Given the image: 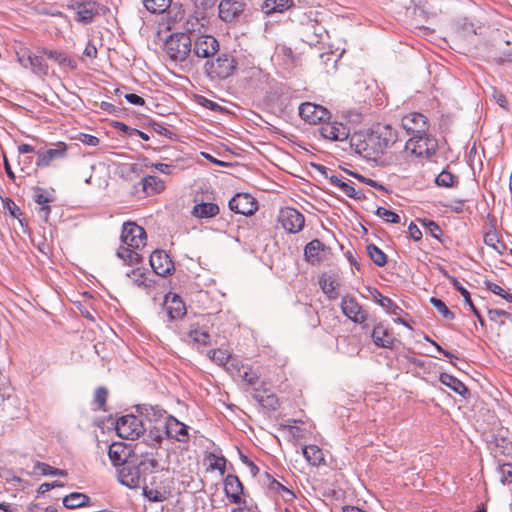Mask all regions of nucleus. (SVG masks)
<instances>
[{
    "instance_id": "f257e3e1",
    "label": "nucleus",
    "mask_w": 512,
    "mask_h": 512,
    "mask_svg": "<svg viewBox=\"0 0 512 512\" xmlns=\"http://www.w3.org/2000/svg\"><path fill=\"white\" fill-rule=\"evenodd\" d=\"M351 145L365 158H375L396 142V132L389 125H378L370 133L354 135Z\"/></svg>"
},
{
    "instance_id": "f03ea898",
    "label": "nucleus",
    "mask_w": 512,
    "mask_h": 512,
    "mask_svg": "<svg viewBox=\"0 0 512 512\" xmlns=\"http://www.w3.org/2000/svg\"><path fill=\"white\" fill-rule=\"evenodd\" d=\"M120 239L122 244L117 250V257L127 265L139 264L142 261L140 251L145 247L147 239L144 228L134 222H125Z\"/></svg>"
},
{
    "instance_id": "7ed1b4c3",
    "label": "nucleus",
    "mask_w": 512,
    "mask_h": 512,
    "mask_svg": "<svg viewBox=\"0 0 512 512\" xmlns=\"http://www.w3.org/2000/svg\"><path fill=\"white\" fill-rule=\"evenodd\" d=\"M192 40L186 33H176L169 36L164 45L167 56L175 62H183L190 55Z\"/></svg>"
},
{
    "instance_id": "20e7f679",
    "label": "nucleus",
    "mask_w": 512,
    "mask_h": 512,
    "mask_svg": "<svg viewBox=\"0 0 512 512\" xmlns=\"http://www.w3.org/2000/svg\"><path fill=\"white\" fill-rule=\"evenodd\" d=\"M437 141L425 134L411 137L405 144L404 152L417 158H428L436 153Z\"/></svg>"
},
{
    "instance_id": "39448f33",
    "label": "nucleus",
    "mask_w": 512,
    "mask_h": 512,
    "mask_svg": "<svg viewBox=\"0 0 512 512\" xmlns=\"http://www.w3.org/2000/svg\"><path fill=\"white\" fill-rule=\"evenodd\" d=\"M235 69L236 61L228 54H221L205 64L206 73L212 80L226 79L233 75Z\"/></svg>"
},
{
    "instance_id": "423d86ee",
    "label": "nucleus",
    "mask_w": 512,
    "mask_h": 512,
    "mask_svg": "<svg viewBox=\"0 0 512 512\" xmlns=\"http://www.w3.org/2000/svg\"><path fill=\"white\" fill-rule=\"evenodd\" d=\"M116 431L119 437L134 440L144 433V426L137 416L130 414L117 420Z\"/></svg>"
},
{
    "instance_id": "0eeeda50",
    "label": "nucleus",
    "mask_w": 512,
    "mask_h": 512,
    "mask_svg": "<svg viewBox=\"0 0 512 512\" xmlns=\"http://www.w3.org/2000/svg\"><path fill=\"white\" fill-rule=\"evenodd\" d=\"M67 150L68 146L64 142H57L51 148L39 149L36 152V166L46 168L56 161L65 159L67 157Z\"/></svg>"
},
{
    "instance_id": "6e6552de",
    "label": "nucleus",
    "mask_w": 512,
    "mask_h": 512,
    "mask_svg": "<svg viewBox=\"0 0 512 512\" xmlns=\"http://www.w3.org/2000/svg\"><path fill=\"white\" fill-rule=\"evenodd\" d=\"M278 221L289 233H298L304 227V216L296 209L286 207L280 210Z\"/></svg>"
},
{
    "instance_id": "1a4fd4ad",
    "label": "nucleus",
    "mask_w": 512,
    "mask_h": 512,
    "mask_svg": "<svg viewBox=\"0 0 512 512\" xmlns=\"http://www.w3.org/2000/svg\"><path fill=\"white\" fill-rule=\"evenodd\" d=\"M299 115L305 122L314 125L322 124L330 116L325 107L311 102H305L299 106Z\"/></svg>"
},
{
    "instance_id": "9d476101",
    "label": "nucleus",
    "mask_w": 512,
    "mask_h": 512,
    "mask_svg": "<svg viewBox=\"0 0 512 512\" xmlns=\"http://www.w3.org/2000/svg\"><path fill=\"white\" fill-rule=\"evenodd\" d=\"M341 310L345 316H347L354 323L362 324L367 318V312L358 303L355 297L345 295L341 300Z\"/></svg>"
},
{
    "instance_id": "9b49d317",
    "label": "nucleus",
    "mask_w": 512,
    "mask_h": 512,
    "mask_svg": "<svg viewBox=\"0 0 512 512\" xmlns=\"http://www.w3.org/2000/svg\"><path fill=\"white\" fill-rule=\"evenodd\" d=\"M118 480L122 485L129 488H137L143 481L135 463L130 459L117 470Z\"/></svg>"
},
{
    "instance_id": "f8f14e48",
    "label": "nucleus",
    "mask_w": 512,
    "mask_h": 512,
    "mask_svg": "<svg viewBox=\"0 0 512 512\" xmlns=\"http://www.w3.org/2000/svg\"><path fill=\"white\" fill-rule=\"evenodd\" d=\"M319 133L323 138L331 141H345L350 135V130L341 122L324 121L319 128Z\"/></svg>"
},
{
    "instance_id": "ddd939ff",
    "label": "nucleus",
    "mask_w": 512,
    "mask_h": 512,
    "mask_svg": "<svg viewBox=\"0 0 512 512\" xmlns=\"http://www.w3.org/2000/svg\"><path fill=\"white\" fill-rule=\"evenodd\" d=\"M219 43L211 35H200L194 41L193 52L197 57L209 58L217 53Z\"/></svg>"
},
{
    "instance_id": "4468645a",
    "label": "nucleus",
    "mask_w": 512,
    "mask_h": 512,
    "mask_svg": "<svg viewBox=\"0 0 512 512\" xmlns=\"http://www.w3.org/2000/svg\"><path fill=\"white\" fill-rule=\"evenodd\" d=\"M229 208L238 214L251 215L257 210L258 206L255 198L251 195L239 193L229 201Z\"/></svg>"
},
{
    "instance_id": "2eb2a0df",
    "label": "nucleus",
    "mask_w": 512,
    "mask_h": 512,
    "mask_svg": "<svg viewBox=\"0 0 512 512\" xmlns=\"http://www.w3.org/2000/svg\"><path fill=\"white\" fill-rule=\"evenodd\" d=\"M401 125L407 133L413 134L414 136L417 134H425L428 129L426 116L417 112L405 115L401 120Z\"/></svg>"
},
{
    "instance_id": "dca6fc26",
    "label": "nucleus",
    "mask_w": 512,
    "mask_h": 512,
    "mask_svg": "<svg viewBox=\"0 0 512 512\" xmlns=\"http://www.w3.org/2000/svg\"><path fill=\"white\" fill-rule=\"evenodd\" d=\"M149 262L153 271L159 276H167L174 269L173 261L163 250L152 252Z\"/></svg>"
},
{
    "instance_id": "f3484780",
    "label": "nucleus",
    "mask_w": 512,
    "mask_h": 512,
    "mask_svg": "<svg viewBox=\"0 0 512 512\" xmlns=\"http://www.w3.org/2000/svg\"><path fill=\"white\" fill-rule=\"evenodd\" d=\"M373 343L380 348L393 349L397 339L394 337L393 330L384 326L383 324H377L371 333Z\"/></svg>"
},
{
    "instance_id": "a211bd4d",
    "label": "nucleus",
    "mask_w": 512,
    "mask_h": 512,
    "mask_svg": "<svg viewBox=\"0 0 512 512\" xmlns=\"http://www.w3.org/2000/svg\"><path fill=\"white\" fill-rule=\"evenodd\" d=\"M243 490V485L237 476L229 474L225 477L224 492L231 503L238 505L245 503L241 498Z\"/></svg>"
},
{
    "instance_id": "6ab92c4d",
    "label": "nucleus",
    "mask_w": 512,
    "mask_h": 512,
    "mask_svg": "<svg viewBox=\"0 0 512 512\" xmlns=\"http://www.w3.org/2000/svg\"><path fill=\"white\" fill-rule=\"evenodd\" d=\"M169 494V487L161 481L157 482L156 477H152L150 483L143 487V495L153 502H163L168 498Z\"/></svg>"
},
{
    "instance_id": "aec40b11",
    "label": "nucleus",
    "mask_w": 512,
    "mask_h": 512,
    "mask_svg": "<svg viewBox=\"0 0 512 512\" xmlns=\"http://www.w3.org/2000/svg\"><path fill=\"white\" fill-rule=\"evenodd\" d=\"M108 456L111 463L115 467H121L125 462H128L133 455L131 449L122 442H114L109 446Z\"/></svg>"
},
{
    "instance_id": "412c9836",
    "label": "nucleus",
    "mask_w": 512,
    "mask_h": 512,
    "mask_svg": "<svg viewBox=\"0 0 512 512\" xmlns=\"http://www.w3.org/2000/svg\"><path fill=\"white\" fill-rule=\"evenodd\" d=\"M163 306L171 320L180 319L186 314L185 304L176 294L166 295Z\"/></svg>"
},
{
    "instance_id": "4be33fe9",
    "label": "nucleus",
    "mask_w": 512,
    "mask_h": 512,
    "mask_svg": "<svg viewBox=\"0 0 512 512\" xmlns=\"http://www.w3.org/2000/svg\"><path fill=\"white\" fill-rule=\"evenodd\" d=\"M241 0H222L219 4V16L225 22H231L243 11Z\"/></svg>"
},
{
    "instance_id": "5701e85b",
    "label": "nucleus",
    "mask_w": 512,
    "mask_h": 512,
    "mask_svg": "<svg viewBox=\"0 0 512 512\" xmlns=\"http://www.w3.org/2000/svg\"><path fill=\"white\" fill-rule=\"evenodd\" d=\"M228 372L232 376L240 378L249 385H255L258 382V375L252 370V368L250 366L240 364L238 360L232 361L230 366H228Z\"/></svg>"
},
{
    "instance_id": "b1692460",
    "label": "nucleus",
    "mask_w": 512,
    "mask_h": 512,
    "mask_svg": "<svg viewBox=\"0 0 512 512\" xmlns=\"http://www.w3.org/2000/svg\"><path fill=\"white\" fill-rule=\"evenodd\" d=\"M131 459L135 463L143 479L147 474L153 472L159 467V463L153 453H145L141 455L135 454Z\"/></svg>"
},
{
    "instance_id": "393cba45",
    "label": "nucleus",
    "mask_w": 512,
    "mask_h": 512,
    "mask_svg": "<svg viewBox=\"0 0 512 512\" xmlns=\"http://www.w3.org/2000/svg\"><path fill=\"white\" fill-rule=\"evenodd\" d=\"M166 432L169 438L179 442H187L189 439L187 426L172 416L166 423Z\"/></svg>"
},
{
    "instance_id": "a878e982",
    "label": "nucleus",
    "mask_w": 512,
    "mask_h": 512,
    "mask_svg": "<svg viewBox=\"0 0 512 512\" xmlns=\"http://www.w3.org/2000/svg\"><path fill=\"white\" fill-rule=\"evenodd\" d=\"M76 21L87 24L90 23L95 14L96 6L93 2H86L77 4L75 7Z\"/></svg>"
},
{
    "instance_id": "bb28decb",
    "label": "nucleus",
    "mask_w": 512,
    "mask_h": 512,
    "mask_svg": "<svg viewBox=\"0 0 512 512\" xmlns=\"http://www.w3.org/2000/svg\"><path fill=\"white\" fill-rule=\"evenodd\" d=\"M140 184L146 195L161 193L165 189V182L159 177L148 175L142 178Z\"/></svg>"
},
{
    "instance_id": "cd10ccee",
    "label": "nucleus",
    "mask_w": 512,
    "mask_h": 512,
    "mask_svg": "<svg viewBox=\"0 0 512 512\" xmlns=\"http://www.w3.org/2000/svg\"><path fill=\"white\" fill-rule=\"evenodd\" d=\"M323 251L324 244L320 240L314 239L305 246L304 255L309 263L315 264L321 261V252Z\"/></svg>"
},
{
    "instance_id": "c85d7f7f",
    "label": "nucleus",
    "mask_w": 512,
    "mask_h": 512,
    "mask_svg": "<svg viewBox=\"0 0 512 512\" xmlns=\"http://www.w3.org/2000/svg\"><path fill=\"white\" fill-rule=\"evenodd\" d=\"M205 17L202 12L195 11L192 14H189L185 21L183 22V28L190 33L193 32H201V29L205 25Z\"/></svg>"
},
{
    "instance_id": "c756f323",
    "label": "nucleus",
    "mask_w": 512,
    "mask_h": 512,
    "mask_svg": "<svg viewBox=\"0 0 512 512\" xmlns=\"http://www.w3.org/2000/svg\"><path fill=\"white\" fill-rule=\"evenodd\" d=\"M219 213L218 205L211 202H202L193 207L192 215L197 218H212Z\"/></svg>"
},
{
    "instance_id": "7c9ffc66",
    "label": "nucleus",
    "mask_w": 512,
    "mask_h": 512,
    "mask_svg": "<svg viewBox=\"0 0 512 512\" xmlns=\"http://www.w3.org/2000/svg\"><path fill=\"white\" fill-rule=\"evenodd\" d=\"M373 299L384 308L389 314L399 316L402 313V309L396 305L390 298L382 295L378 290L374 289L371 292Z\"/></svg>"
},
{
    "instance_id": "2f4dec72",
    "label": "nucleus",
    "mask_w": 512,
    "mask_h": 512,
    "mask_svg": "<svg viewBox=\"0 0 512 512\" xmlns=\"http://www.w3.org/2000/svg\"><path fill=\"white\" fill-rule=\"evenodd\" d=\"M90 503V497L84 493L73 492L63 499V505L68 509H75L87 506Z\"/></svg>"
},
{
    "instance_id": "473e14b6",
    "label": "nucleus",
    "mask_w": 512,
    "mask_h": 512,
    "mask_svg": "<svg viewBox=\"0 0 512 512\" xmlns=\"http://www.w3.org/2000/svg\"><path fill=\"white\" fill-rule=\"evenodd\" d=\"M209 358L215 362L219 366H223L228 372V366L232 363V361H236L237 359L232 357L231 354L223 349H215L208 352Z\"/></svg>"
},
{
    "instance_id": "72a5a7b5",
    "label": "nucleus",
    "mask_w": 512,
    "mask_h": 512,
    "mask_svg": "<svg viewBox=\"0 0 512 512\" xmlns=\"http://www.w3.org/2000/svg\"><path fill=\"white\" fill-rule=\"evenodd\" d=\"M42 52L48 56L49 59L58 63L62 67L76 68V63L73 59L68 57L64 52L58 50L43 49Z\"/></svg>"
},
{
    "instance_id": "f704fd0d",
    "label": "nucleus",
    "mask_w": 512,
    "mask_h": 512,
    "mask_svg": "<svg viewBox=\"0 0 512 512\" xmlns=\"http://www.w3.org/2000/svg\"><path fill=\"white\" fill-rule=\"evenodd\" d=\"M303 455L307 462L313 466H318L324 461V453L316 445L305 446L303 448Z\"/></svg>"
},
{
    "instance_id": "c9c22d12",
    "label": "nucleus",
    "mask_w": 512,
    "mask_h": 512,
    "mask_svg": "<svg viewBox=\"0 0 512 512\" xmlns=\"http://www.w3.org/2000/svg\"><path fill=\"white\" fill-rule=\"evenodd\" d=\"M292 4V0H265L262 10L269 15L275 12H283L290 8Z\"/></svg>"
},
{
    "instance_id": "e433bc0d",
    "label": "nucleus",
    "mask_w": 512,
    "mask_h": 512,
    "mask_svg": "<svg viewBox=\"0 0 512 512\" xmlns=\"http://www.w3.org/2000/svg\"><path fill=\"white\" fill-rule=\"evenodd\" d=\"M131 279L132 283L141 288H147L151 286L152 281L148 279L147 273L142 268H136L126 274Z\"/></svg>"
},
{
    "instance_id": "4c0bfd02",
    "label": "nucleus",
    "mask_w": 512,
    "mask_h": 512,
    "mask_svg": "<svg viewBox=\"0 0 512 512\" xmlns=\"http://www.w3.org/2000/svg\"><path fill=\"white\" fill-rule=\"evenodd\" d=\"M440 381L443 385L451 388L453 391L462 396L468 392L467 387L460 380H458L452 375L442 373L440 375Z\"/></svg>"
},
{
    "instance_id": "58836bf2",
    "label": "nucleus",
    "mask_w": 512,
    "mask_h": 512,
    "mask_svg": "<svg viewBox=\"0 0 512 512\" xmlns=\"http://www.w3.org/2000/svg\"><path fill=\"white\" fill-rule=\"evenodd\" d=\"M189 341L198 343L201 345H206L209 343L210 335L209 333L201 329L198 325H191L188 335H187Z\"/></svg>"
},
{
    "instance_id": "ea45409f",
    "label": "nucleus",
    "mask_w": 512,
    "mask_h": 512,
    "mask_svg": "<svg viewBox=\"0 0 512 512\" xmlns=\"http://www.w3.org/2000/svg\"><path fill=\"white\" fill-rule=\"evenodd\" d=\"M34 199L35 202L40 206L38 209L39 217L44 221H47L50 214V206L48 205L50 199L46 195H44V193L40 189H38V192L35 194Z\"/></svg>"
},
{
    "instance_id": "a19ab883",
    "label": "nucleus",
    "mask_w": 512,
    "mask_h": 512,
    "mask_svg": "<svg viewBox=\"0 0 512 512\" xmlns=\"http://www.w3.org/2000/svg\"><path fill=\"white\" fill-rule=\"evenodd\" d=\"M453 286L456 290H458L460 292V294L463 296L465 302L467 303V305H469L470 309L472 310V312L477 316L479 322L481 324L484 323L479 311L477 310V308L474 306L472 300H471V297H470V293L468 292L467 289H465L461 284L460 282H458L455 278H453Z\"/></svg>"
},
{
    "instance_id": "79ce46f5",
    "label": "nucleus",
    "mask_w": 512,
    "mask_h": 512,
    "mask_svg": "<svg viewBox=\"0 0 512 512\" xmlns=\"http://www.w3.org/2000/svg\"><path fill=\"white\" fill-rule=\"evenodd\" d=\"M367 253L370 259L379 267L384 266L387 262V257L382 250L376 245L369 244L367 246Z\"/></svg>"
},
{
    "instance_id": "37998d69",
    "label": "nucleus",
    "mask_w": 512,
    "mask_h": 512,
    "mask_svg": "<svg viewBox=\"0 0 512 512\" xmlns=\"http://www.w3.org/2000/svg\"><path fill=\"white\" fill-rule=\"evenodd\" d=\"M172 0H144V6L152 13H162L170 6Z\"/></svg>"
},
{
    "instance_id": "c03bdc74",
    "label": "nucleus",
    "mask_w": 512,
    "mask_h": 512,
    "mask_svg": "<svg viewBox=\"0 0 512 512\" xmlns=\"http://www.w3.org/2000/svg\"><path fill=\"white\" fill-rule=\"evenodd\" d=\"M376 215L387 223L397 224L400 222V216L398 214L384 207H378Z\"/></svg>"
},
{
    "instance_id": "a18cd8bd",
    "label": "nucleus",
    "mask_w": 512,
    "mask_h": 512,
    "mask_svg": "<svg viewBox=\"0 0 512 512\" xmlns=\"http://www.w3.org/2000/svg\"><path fill=\"white\" fill-rule=\"evenodd\" d=\"M36 468L38 472L42 475H51V476H66L67 472L65 470L54 468L46 463H37Z\"/></svg>"
},
{
    "instance_id": "49530a36",
    "label": "nucleus",
    "mask_w": 512,
    "mask_h": 512,
    "mask_svg": "<svg viewBox=\"0 0 512 512\" xmlns=\"http://www.w3.org/2000/svg\"><path fill=\"white\" fill-rule=\"evenodd\" d=\"M35 73H47L48 66L42 57L37 55H32L31 65L29 67Z\"/></svg>"
},
{
    "instance_id": "de8ad7c7",
    "label": "nucleus",
    "mask_w": 512,
    "mask_h": 512,
    "mask_svg": "<svg viewBox=\"0 0 512 512\" xmlns=\"http://www.w3.org/2000/svg\"><path fill=\"white\" fill-rule=\"evenodd\" d=\"M430 303L438 310L439 313L443 315V317L447 319L454 318V314L447 308V306L442 300L435 297H431Z\"/></svg>"
},
{
    "instance_id": "09e8293b",
    "label": "nucleus",
    "mask_w": 512,
    "mask_h": 512,
    "mask_svg": "<svg viewBox=\"0 0 512 512\" xmlns=\"http://www.w3.org/2000/svg\"><path fill=\"white\" fill-rule=\"evenodd\" d=\"M454 175L450 173L449 171L443 170L437 177H436V184L438 186L442 187H451L454 183Z\"/></svg>"
},
{
    "instance_id": "8fccbe9b",
    "label": "nucleus",
    "mask_w": 512,
    "mask_h": 512,
    "mask_svg": "<svg viewBox=\"0 0 512 512\" xmlns=\"http://www.w3.org/2000/svg\"><path fill=\"white\" fill-rule=\"evenodd\" d=\"M485 284L489 291H491L492 293H494L496 295H499L500 297H502L503 299H505L508 302H512V294L506 292L502 287H500L499 285H497L493 282H489V281H487Z\"/></svg>"
},
{
    "instance_id": "3c124183",
    "label": "nucleus",
    "mask_w": 512,
    "mask_h": 512,
    "mask_svg": "<svg viewBox=\"0 0 512 512\" xmlns=\"http://www.w3.org/2000/svg\"><path fill=\"white\" fill-rule=\"evenodd\" d=\"M107 395L108 391L105 388L99 387L96 389L94 394V403L97 405L98 409L105 410Z\"/></svg>"
},
{
    "instance_id": "603ef678",
    "label": "nucleus",
    "mask_w": 512,
    "mask_h": 512,
    "mask_svg": "<svg viewBox=\"0 0 512 512\" xmlns=\"http://www.w3.org/2000/svg\"><path fill=\"white\" fill-rule=\"evenodd\" d=\"M208 457L213 460L210 463V468L212 470H218L221 474H224L226 469V459L224 457H218L215 454H210Z\"/></svg>"
},
{
    "instance_id": "864d4df0",
    "label": "nucleus",
    "mask_w": 512,
    "mask_h": 512,
    "mask_svg": "<svg viewBox=\"0 0 512 512\" xmlns=\"http://www.w3.org/2000/svg\"><path fill=\"white\" fill-rule=\"evenodd\" d=\"M32 53L27 48H21L17 51V58L20 65L29 68L31 65Z\"/></svg>"
},
{
    "instance_id": "5fc2aeb1",
    "label": "nucleus",
    "mask_w": 512,
    "mask_h": 512,
    "mask_svg": "<svg viewBox=\"0 0 512 512\" xmlns=\"http://www.w3.org/2000/svg\"><path fill=\"white\" fill-rule=\"evenodd\" d=\"M169 13L174 22H184L186 19V12L182 5L174 6Z\"/></svg>"
},
{
    "instance_id": "6e6d98bb",
    "label": "nucleus",
    "mask_w": 512,
    "mask_h": 512,
    "mask_svg": "<svg viewBox=\"0 0 512 512\" xmlns=\"http://www.w3.org/2000/svg\"><path fill=\"white\" fill-rule=\"evenodd\" d=\"M492 98L503 109L508 110L509 105L505 95L496 88H492Z\"/></svg>"
},
{
    "instance_id": "4d7b16f0",
    "label": "nucleus",
    "mask_w": 512,
    "mask_h": 512,
    "mask_svg": "<svg viewBox=\"0 0 512 512\" xmlns=\"http://www.w3.org/2000/svg\"><path fill=\"white\" fill-rule=\"evenodd\" d=\"M319 284L322 291L329 297H332L331 294L335 290L334 282L330 278H321Z\"/></svg>"
},
{
    "instance_id": "13d9d810",
    "label": "nucleus",
    "mask_w": 512,
    "mask_h": 512,
    "mask_svg": "<svg viewBox=\"0 0 512 512\" xmlns=\"http://www.w3.org/2000/svg\"><path fill=\"white\" fill-rule=\"evenodd\" d=\"M341 191L350 198L360 199L361 197L360 192L356 191L352 185L346 182H341Z\"/></svg>"
},
{
    "instance_id": "bf43d9fd",
    "label": "nucleus",
    "mask_w": 512,
    "mask_h": 512,
    "mask_svg": "<svg viewBox=\"0 0 512 512\" xmlns=\"http://www.w3.org/2000/svg\"><path fill=\"white\" fill-rule=\"evenodd\" d=\"M502 482L504 484L512 483V464H504L501 467Z\"/></svg>"
},
{
    "instance_id": "052dcab7",
    "label": "nucleus",
    "mask_w": 512,
    "mask_h": 512,
    "mask_svg": "<svg viewBox=\"0 0 512 512\" xmlns=\"http://www.w3.org/2000/svg\"><path fill=\"white\" fill-rule=\"evenodd\" d=\"M78 140L89 146H97L99 144V139L97 137L85 133H81Z\"/></svg>"
},
{
    "instance_id": "680f3d73",
    "label": "nucleus",
    "mask_w": 512,
    "mask_h": 512,
    "mask_svg": "<svg viewBox=\"0 0 512 512\" xmlns=\"http://www.w3.org/2000/svg\"><path fill=\"white\" fill-rule=\"evenodd\" d=\"M484 242L486 245L498 250L497 244L499 243V239L495 232L491 231L485 234Z\"/></svg>"
},
{
    "instance_id": "e2e57ef3",
    "label": "nucleus",
    "mask_w": 512,
    "mask_h": 512,
    "mask_svg": "<svg viewBox=\"0 0 512 512\" xmlns=\"http://www.w3.org/2000/svg\"><path fill=\"white\" fill-rule=\"evenodd\" d=\"M425 225L427 226V228L429 229L431 235L434 238L438 239L440 237V235L442 234L441 228L434 221L429 220V221L425 222Z\"/></svg>"
},
{
    "instance_id": "0e129e2a",
    "label": "nucleus",
    "mask_w": 512,
    "mask_h": 512,
    "mask_svg": "<svg viewBox=\"0 0 512 512\" xmlns=\"http://www.w3.org/2000/svg\"><path fill=\"white\" fill-rule=\"evenodd\" d=\"M155 170H157L158 172L162 173V174H171L172 173V170L174 169V166L171 165V164H166V163H154L151 165Z\"/></svg>"
},
{
    "instance_id": "69168bd1",
    "label": "nucleus",
    "mask_w": 512,
    "mask_h": 512,
    "mask_svg": "<svg viewBox=\"0 0 512 512\" xmlns=\"http://www.w3.org/2000/svg\"><path fill=\"white\" fill-rule=\"evenodd\" d=\"M488 315H489L490 320L495 321V322L498 321V318L501 316L510 318V314L501 309H491L488 311Z\"/></svg>"
},
{
    "instance_id": "338daca9",
    "label": "nucleus",
    "mask_w": 512,
    "mask_h": 512,
    "mask_svg": "<svg viewBox=\"0 0 512 512\" xmlns=\"http://www.w3.org/2000/svg\"><path fill=\"white\" fill-rule=\"evenodd\" d=\"M125 99L131 103V104H134V105H139V106H142L145 104V100L138 96L137 94H134V93H128L125 95Z\"/></svg>"
},
{
    "instance_id": "774afa93",
    "label": "nucleus",
    "mask_w": 512,
    "mask_h": 512,
    "mask_svg": "<svg viewBox=\"0 0 512 512\" xmlns=\"http://www.w3.org/2000/svg\"><path fill=\"white\" fill-rule=\"evenodd\" d=\"M408 231H409L410 237L414 241H419L421 239L422 233H421L420 229L417 227V225H415L414 223H410V225L408 227Z\"/></svg>"
}]
</instances>
